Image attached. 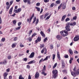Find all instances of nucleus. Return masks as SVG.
Instances as JSON below:
<instances>
[{
  "mask_svg": "<svg viewBox=\"0 0 79 79\" xmlns=\"http://www.w3.org/2000/svg\"><path fill=\"white\" fill-rule=\"evenodd\" d=\"M34 55H35L34 52H32L31 53L30 55L29 56V58H34Z\"/></svg>",
  "mask_w": 79,
  "mask_h": 79,
  "instance_id": "nucleus-8",
  "label": "nucleus"
},
{
  "mask_svg": "<svg viewBox=\"0 0 79 79\" xmlns=\"http://www.w3.org/2000/svg\"><path fill=\"white\" fill-rule=\"evenodd\" d=\"M21 11V9L20 8H19L16 10H15L14 12L16 13H18L20 12Z\"/></svg>",
  "mask_w": 79,
  "mask_h": 79,
  "instance_id": "nucleus-10",
  "label": "nucleus"
},
{
  "mask_svg": "<svg viewBox=\"0 0 79 79\" xmlns=\"http://www.w3.org/2000/svg\"><path fill=\"white\" fill-rule=\"evenodd\" d=\"M28 79H31V75H29L28 76Z\"/></svg>",
  "mask_w": 79,
  "mask_h": 79,
  "instance_id": "nucleus-58",
  "label": "nucleus"
},
{
  "mask_svg": "<svg viewBox=\"0 0 79 79\" xmlns=\"http://www.w3.org/2000/svg\"><path fill=\"white\" fill-rule=\"evenodd\" d=\"M16 45V44H13L12 45V48H14V47H15Z\"/></svg>",
  "mask_w": 79,
  "mask_h": 79,
  "instance_id": "nucleus-30",
  "label": "nucleus"
},
{
  "mask_svg": "<svg viewBox=\"0 0 79 79\" xmlns=\"http://www.w3.org/2000/svg\"><path fill=\"white\" fill-rule=\"evenodd\" d=\"M50 48L51 49H53V45H51L50 46Z\"/></svg>",
  "mask_w": 79,
  "mask_h": 79,
  "instance_id": "nucleus-59",
  "label": "nucleus"
},
{
  "mask_svg": "<svg viewBox=\"0 0 79 79\" xmlns=\"http://www.w3.org/2000/svg\"><path fill=\"white\" fill-rule=\"evenodd\" d=\"M66 3H63L62 4V9H63V10H64V9H66Z\"/></svg>",
  "mask_w": 79,
  "mask_h": 79,
  "instance_id": "nucleus-12",
  "label": "nucleus"
},
{
  "mask_svg": "<svg viewBox=\"0 0 79 79\" xmlns=\"http://www.w3.org/2000/svg\"><path fill=\"white\" fill-rule=\"evenodd\" d=\"M30 68H31V67H30V66H29V65H27V69H30Z\"/></svg>",
  "mask_w": 79,
  "mask_h": 79,
  "instance_id": "nucleus-44",
  "label": "nucleus"
},
{
  "mask_svg": "<svg viewBox=\"0 0 79 79\" xmlns=\"http://www.w3.org/2000/svg\"><path fill=\"white\" fill-rule=\"evenodd\" d=\"M57 56L59 60H61V58L60 57V53L59 52H57Z\"/></svg>",
  "mask_w": 79,
  "mask_h": 79,
  "instance_id": "nucleus-16",
  "label": "nucleus"
},
{
  "mask_svg": "<svg viewBox=\"0 0 79 79\" xmlns=\"http://www.w3.org/2000/svg\"><path fill=\"white\" fill-rule=\"evenodd\" d=\"M23 61H26L27 60V58H24L23 59Z\"/></svg>",
  "mask_w": 79,
  "mask_h": 79,
  "instance_id": "nucleus-55",
  "label": "nucleus"
},
{
  "mask_svg": "<svg viewBox=\"0 0 79 79\" xmlns=\"http://www.w3.org/2000/svg\"><path fill=\"white\" fill-rule=\"evenodd\" d=\"M13 0H11L10 1V5H12V4H13Z\"/></svg>",
  "mask_w": 79,
  "mask_h": 79,
  "instance_id": "nucleus-28",
  "label": "nucleus"
},
{
  "mask_svg": "<svg viewBox=\"0 0 79 79\" xmlns=\"http://www.w3.org/2000/svg\"><path fill=\"white\" fill-rule=\"evenodd\" d=\"M50 58V56H47L43 60V61H45V60H48V58Z\"/></svg>",
  "mask_w": 79,
  "mask_h": 79,
  "instance_id": "nucleus-20",
  "label": "nucleus"
},
{
  "mask_svg": "<svg viewBox=\"0 0 79 79\" xmlns=\"http://www.w3.org/2000/svg\"><path fill=\"white\" fill-rule=\"evenodd\" d=\"M62 68H64V67L65 66V65L64 64V63H62Z\"/></svg>",
  "mask_w": 79,
  "mask_h": 79,
  "instance_id": "nucleus-52",
  "label": "nucleus"
},
{
  "mask_svg": "<svg viewBox=\"0 0 79 79\" xmlns=\"http://www.w3.org/2000/svg\"><path fill=\"white\" fill-rule=\"evenodd\" d=\"M49 15V14L48 13H46L45 15H44V18H46V17H47V16H48V15Z\"/></svg>",
  "mask_w": 79,
  "mask_h": 79,
  "instance_id": "nucleus-26",
  "label": "nucleus"
},
{
  "mask_svg": "<svg viewBox=\"0 0 79 79\" xmlns=\"http://www.w3.org/2000/svg\"><path fill=\"white\" fill-rule=\"evenodd\" d=\"M35 63V60H32L30 61L29 62H28V64H32L33 63Z\"/></svg>",
  "mask_w": 79,
  "mask_h": 79,
  "instance_id": "nucleus-17",
  "label": "nucleus"
},
{
  "mask_svg": "<svg viewBox=\"0 0 79 79\" xmlns=\"http://www.w3.org/2000/svg\"><path fill=\"white\" fill-rule=\"evenodd\" d=\"M56 3H57V4H60V1H57L56 2Z\"/></svg>",
  "mask_w": 79,
  "mask_h": 79,
  "instance_id": "nucleus-45",
  "label": "nucleus"
},
{
  "mask_svg": "<svg viewBox=\"0 0 79 79\" xmlns=\"http://www.w3.org/2000/svg\"><path fill=\"white\" fill-rule=\"evenodd\" d=\"M8 59L10 60V59H11V56H8Z\"/></svg>",
  "mask_w": 79,
  "mask_h": 79,
  "instance_id": "nucleus-63",
  "label": "nucleus"
},
{
  "mask_svg": "<svg viewBox=\"0 0 79 79\" xmlns=\"http://www.w3.org/2000/svg\"><path fill=\"white\" fill-rule=\"evenodd\" d=\"M13 7H12L10 9L9 12V13L10 15H11L12 14V11H13Z\"/></svg>",
  "mask_w": 79,
  "mask_h": 79,
  "instance_id": "nucleus-19",
  "label": "nucleus"
},
{
  "mask_svg": "<svg viewBox=\"0 0 79 79\" xmlns=\"http://www.w3.org/2000/svg\"><path fill=\"white\" fill-rule=\"evenodd\" d=\"M27 2L28 4H29V5H30V4H31V1H30V0H27Z\"/></svg>",
  "mask_w": 79,
  "mask_h": 79,
  "instance_id": "nucleus-42",
  "label": "nucleus"
},
{
  "mask_svg": "<svg viewBox=\"0 0 79 79\" xmlns=\"http://www.w3.org/2000/svg\"><path fill=\"white\" fill-rule=\"evenodd\" d=\"M50 18L49 16H48L47 18L46 19V20H47V19H48L49 18Z\"/></svg>",
  "mask_w": 79,
  "mask_h": 79,
  "instance_id": "nucleus-60",
  "label": "nucleus"
},
{
  "mask_svg": "<svg viewBox=\"0 0 79 79\" xmlns=\"http://www.w3.org/2000/svg\"><path fill=\"white\" fill-rule=\"evenodd\" d=\"M74 53H76V54H77V53H78V52H77L76 51H74Z\"/></svg>",
  "mask_w": 79,
  "mask_h": 79,
  "instance_id": "nucleus-62",
  "label": "nucleus"
},
{
  "mask_svg": "<svg viewBox=\"0 0 79 79\" xmlns=\"http://www.w3.org/2000/svg\"><path fill=\"white\" fill-rule=\"evenodd\" d=\"M44 47V44L41 45L40 46V48H42L43 47Z\"/></svg>",
  "mask_w": 79,
  "mask_h": 79,
  "instance_id": "nucleus-49",
  "label": "nucleus"
},
{
  "mask_svg": "<svg viewBox=\"0 0 79 79\" xmlns=\"http://www.w3.org/2000/svg\"><path fill=\"white\" fill-rule=\"evenodd\" d=\"M40 3L39 2H38V3H37L36 4V5L37 6H40Z\"/></svg>",
  "mask_w": 79,
  "mask_h": 79,
  "instance_id": "nucleus-39",
  "label": "nucleus"
},
{
  "mask_svg": "<svg viewBox=\"0 0 79 79\" xmlns=\"http://www.w3.org/2000/svg\"><path fill=\"white\" fill-rule=\"evenodd\" d=\"M19 46L20 47H24V46L23 45V44H22L21 43H20Z\"/></svg>",
  "mask_w": 79,
  "mask_h": 79,
  "instance_id": "nucleus-32",
  "label": "nucleus"
},
{
  "mask_svg": "<svg viewBox=\"0 0 79 79\" xmlns=\"http://www.w3.org/2000/svg\"><path fill=\"white\" fill-rule=\"evenodd\" d=\"M38 23H39V19H37L36 20V23H35L36 26H37V24H38Z\"/></svg>",
  "mask_w": 79,
  "mask_h": 79,
  "instance_id": "nucleus-31",
  "label": "nucleus"
},
{
  "mask_svg": "<svg viewBox=\"0 0 79 79\" xmlns=\"http://www.w3.org/2000/svg\"><path fill=\"white\" fill-rule=\"evenodd\" d=\"M46 71V66L44 65L43 68V70H42V72H41V74H42L44 76H46L47 73H45Z\"/></svg>",
  "mask_w": 79,
  "mask_h": 79,
  "instance_id": "nucleus-5",
  "label": "nucleus"
},
{
  "mask_svg": "<svg viewBox=\"0 0 79 79\" xmlns=\"http://www.w3.org/2000/svg\"><path fill=\"white\" fill-rule=\"evenodd\" d=\"M72 8L73 10H76V8H75V7H72Z\"/></svg>",
  "mask_w": 79,
  "mask_h": 79,
  "instance_id": "nucleus-54",
  "label": "nucleus"
},
{
  "mask_svg": "<svg viewBox=\"0 0 79 79\" xmlns=\"http://www.w3.org/2000/svg\"><path fill=\"white\" fill-rule=\"evenodd\" d=\"M69 52L71 55H73V51L71 50V49H70Z\"/></svg>",
  "mask_w": 79,
  "mask_h": 79,
  "instance_id": "nucleus-21",
  "label": "nucleus"
},
{
  "mask_svg": "<svg viewBox=\"0 0 79 79\" xmlns=\"http://www.w3.org/2000/svg\"><path fill=\"white\" fill-rule=\"evenodd\" d=\"M36 9H37V10L38 11H40V8L39 7H35Z\"/></svg>",
  "mask_w": 79,
  "mask_h": 79,
  "instance_id": "nucleus-35",
  "label": "nucleus"
},
{
  "mask_svg": "<svg viewBox=\"0 0 79 79\" xmlns=\"http://www.w3.org/2000/svg\"><path fill=\"white\" fill-rule=\"evenodd\" d=\"M69 20H70V19H69V18H68L65 19V21L66 22L67 21H69Z\"/></svg>",
  "mask_w": 79,
  "mask_h": 79,
  "instance_id": "nucleus-46",
  "label": "nucleus"
},
{
  "mask_svg": "<svg viewBox=\"0 0 79 79\" xmlns=\"http://www.w3.org/2000/svg\"><path fill=\"white\" fill-rule=\"evenodd\" d=\"M19 79H24V77L22 76V75H20L19 76Z\"/></svg>",
  "mask_w": 79,
  "mask_h": 79,
  "instance_id": "nucleus-22",
  "label": "nucleus"
},
{
  "mask_svg": "<svg viewBox=\"0 0 79 79\" xmlns=\"http://www.w3.org/2000/svg\"><path fill=\"white\" fill-rule=\"evenodd\" d=\"M40 34L43 37H45V34L43 32L41 31L40 32Z\"/></svg>",
  "mask_w": 79,
  "mask_h": 79,
  "instance_id": "nucleus-23",
  "label": "nucleus"
},
{
  "mask_svg": "<svg viewBox=\"0 0 79 79\" xmlns=\"http://www.w3.org/2000/svg\"><path fill=\"white\" fill-rule=\"evenodd\" d=\"M64 57L65 58H68V55H66L64 56Z\"/></svg>",
  "mask_w": 79,
  "mask_h": 79,
  "instance_id": "nucleus-61",
  "label": "nucleus"
},
{
  "mask_svg": "<svg viewBox=\"0 0 79 79\" xmlns=\"http://www.w3.org/2000/svg\"><path fill=\"white\" fill-rule=\"evenodd\" d=\"M66 17V15H64L63 16H62V19H61V21H63L64 20V19H65V18Z\"/></svg>",
  "mask_w": 79,
  "mask_h": 79,
  "instance_id": "nucleus-18",
  "label": "nucleus"
},
{
  "mask_svg": "<svg viewBox=\"0 0 79 79\" xmlns=\"http://www.w3.org/2000/svg\"><path fill=\"white\" fill-rule=\"evenodd\" d=\"M79 40V36L77 35L74 37L73 39V40L75 42H76V41H78V40Z\"/></svg>",
  "mask_w": 79,
  "mask_h": 79,
  "instance_id": "nucleus-7",
  "label": "nucleus"
},
{
  "mask_svg": "<svg viewBox=\"0 0 79 79\" xmlns=\"http://www.w3.org/2000/svg\"><path fill=\"white\" fill-rule=\"evenodd\" d=\"M13 23L14 24H16V21L15 20L13 21Z\"/></svg>",
  "mask_w": 79,
  "mask_h": 79,
  "instance_id": "nucleus-40",
  "label": "nucleus"
},
{
  "mask_svg": "<svg viewBox=\"0 0 79 79\" xmlns=\"http://www.w3.org/2000/svg\"><path fill=\"white\" fill-rule=\"evenodd\" d=\"M47 40V37H46L44 39V42H46V40Z\"/></svg>",
  "mask_w": 79,
  "mask_h": 79,
  "instance_id": "nucleus-48",
  "label": "nucleus"
},
{
  "mask_svg": "<svg viewBox=\"0 0 79 79\" xmlns=\"http://www.w3.org/2000/svg\"><path fill=\"white\" fill-rule=\"evenodd\" d=\"M77 19V17L76 16H74L73 18V20H76Z\"/></svg>",
  "mask_w": 79,
  "mask_h": 79,
  "instance_id": "nucleus-43",
  "label": "nucleus"
},
{
  "mask_svg": "<svg viewBox=\"0 0 79 79\" xmlns=\"http://www.w3.org/2000/svg\"><path fill=\"white\" fill-rule=\"evenodd\" d=\"M41 40V37H38L37 39L35 40L36 43H37L38 42H40Z\"/></svg>",
  "mask_w": 79,
  "mask_h": 79,
  "instance_id": "nucleus-11",
  "label": "nucleus"
},
{
  "mask_svg": "<svg viewBox=\"0 0 79 79\" xmlns=\"http://www.w3.org/2000/svg\"><path fill=\"white\" fill-rule=\"evenodd\" d=\"M66 26L65 27L66 30L64 31H69L70 29L69 28L70 27V23L69 22H68L66 24Z\"/></svg>",
  "mask_w": 79,
  "mask_h": 79,
  "instance_id": "nucleus-4",
  "label": "nucleus"
},
{
  "mask_svg": "<svg viewBox=\"0 0 79 79\" xmlns=\"http://www.w3.org/2000/svg\"><path fill=\"white\" fill-rule=\"evenodd\" d=\"M44 2L47 3V2H48L49 0H44Z\"/></svg>",
  "mask_w": 79,
  "mask_h": 79,
  "instance_id": "nucleus-53",
  "label": "nucleus"
},
{
  "mask_svg": "<svg viewBox=\"0 0 79 79\" xmlns=\"http://www.w3.org/2000/svg\"><path fill=\"white\" fill-rule=\"evenodd\" d=\"M70 26H75V25H76V23L75 22H73V23H70Z\"/></svg>",
  "mask_w": 79,
  "mask_h": 79,
  "instance_id": "nucleus-15",
  "label": "nucleus"
},
{
  "mask_svg": "<svg viewBox=\"0 0 79 79\" xmlns=\"http://www.w3.org/2000/svg\"><path fill=\"white\" fill-rule=\"evenodd\" d=\"M34 17V14L33 13L32 15V16L30 17L29 19H27V22L28 23H31V20H32V19ZM30 20V21H29Z\"/></svg>",
  "mask_w": 79,
  "mask_h": 79,
  "instance_id": "nucleus-6",
  "label": "nucleus"
},
{
  "mask_svg": "<svg viewBox=\"0 0 79 79\" xmlns=\"http://www.w3.org/2000/svg\"><path fill=\"white\" fill-rule=\"evenodd\" d=\"M39 77V72H36L35 74V78H38Z\"/></svg>",
  "mask_w": 79,
  "mask_h": 79,
  "instance_id": "nucleus-13",
  "label": "nucleus"
},
{
  "mask_svg": "<svg viewBox=\"0 0 79 79\" xmlns=\"http://www.w3.org/2000/svg\"><path fill=\"white\" fill-rule=\"evenodd\" d=\"M56 38L59 40H60L61 39V36L60 35H58L56 36Z\"/></svg>",
  "mask_w": 79,
  "mask_h": 79,
  "instance_id": "nucleus-14",
  "label": "nucleus"
},
{
  "mask_svg": "<svg viewBox=\"0 0 79 79\" xmlns=\"http://www.w3.org/2000/svg\"><path fill=\"white\" fill-rule=\"evenodd\" d=\"M73 69L74 72H72L71 73V74L73 76L75 77L76 76L77 74H79V69H78L77 70V68H76V67H75Z\"/></svg>",
  "mask_w": 79,
  "mask_h": 79,
  "instance_id": "nucleus-1",
  "label": "nucleus"
},
{
  "mask_svg": "<svg viewBox=\"0 0 79 79\" xmlns=\"http://www.w3.org/2000/svg\"><path fill=\"white\" fill-rule=\"evenodd\" d=\"M21 22H19V23H18V26H21Z\"/></svg>",
  "mask_w": 79,
  "mask_h": 79,
  "instance_id": "nucleus-50",
  "label": "nucleus"
},
{
  "mask_svg": "<svg viewBox=\"0 0 79 79\" xmlns=\"http://www.w3.org/2000/svg\"><path fill=\"white\" fill-rule=\"evenodd\" d=\"M8 74L7 72H5L4 73L3 75L4 79H6V77H7V76H8Z\"/></svg>",
  "mask_w": 79,
  "mask_h": 79,
  "instance_id": "nucleus-9",
  "label": "nucleus"
},
{
  "mask_svg": "<svg viewBox=\"0 0 79 79\" xmlns=\"http://www.w3.org/2000/svg\"><path fill=\"white\" fill-rule=\"evenodd\" d=\"M4 64H6L7 63V60H4L3 61Z\"/></svg>",
  "mask_w": 79,
  "mask_h": 79,
  "instance_id": "nucleus-24",
  "label": "nucleus"
},
{
  "mask_svg": "<svg viewBox=\"0 0 79 79\" xmlns=\"http://www.w3.org/2000/svg\"><path fill=\"white\" fill-rule=\"evenodd\" d=\"M10 6H11L10 5H9V6H7V9H9V8H10Z\"/></svg>",
  "mask_w": 79,
  "mask_h": 79,
  "instance_id": "nucleus-57",
  "label": "nucleus"
},
{
  "mask_svg": "<svg viewBox=\"0 0 79 79\" xmlns=\"http://www.w3.org/2000/svg\"><path fill=\"white\" fill-rule=\"evenodd\" d=\"M55 55L53 54L52 56V60H55Z\"/></svg>",
  "mask_w": 79,
  "mask_h": 79,
  "instance_id": "nucleus-36",
  "label": "nucleus"
},
{
  "mask_svg": "<svg viewBox=\"0 0 79 79\" xmlns=\"http://www.w3.org/2000/svg\"><path fill=\"white\" fill-rule=\"evenodd\" d=\"M43 60H44L43 59H41L39 61V63L40 64V63H41V62H42V61H43Z\"/></svg>",
  "mask_w": 79,
  "mask_h": 79,
  "instance_id": "nucleus-51",
  "label": "nucleus"
},
{
  "mask_svg": "<svg viewBox=\"0 0 79 79\" xmlns=\"http://www.w3.org/2000/svg\"><path fill=\"white\" fill-rule=\"evenodd\" d=\"M56 66H57V63H56L53 67V69H54V68H56Z\"/></svg>",
  "mask_w": 79,
  "mask_h": 79,
  "instance_id": "nucleus-25",
  "label": "nucleus"
},
{
  "mask_svg": "<svg viewBox=\"0 0 79 79\" xmlns=\"http://www.w3.org/2000/svg\"><path fill=\"white\" fill-rule=\"evenodd\" d=\"M60 32L61 36L63 37H65L66 35H68V32L66 30L61 31Z\"/></svg>",
  "mask_w": 79,
  "mask_h": 79,
  "instance_id": "nucleus-3",
  "label": "nucleus"
},
{
  "mask_svg": "<svg viewBox=\"0 0 79 79\" xmlns=\"http://www.w3.org/2000/svg\"><path fill=\"white\" fill-rule=\"evenodd\" d=\"M36 21V17H35L34 18V19L33 20V24H34L35 22V21Z\"/></svg>",
  "mask_w": 79,
  "mask_h": 79,
  "instance_id": "nucleus-38",
  "label": "nucleus"
},
{
  "mask_svg": "<svg viewBox=\"0 0 79 79\" xmlns=\"http://www.w3.org/2000/svg\"><path fill=\"white\" fill-rule=\"evenodd\" d=\"M5 38H2L1 40V41L2 42H5Z\"/></svg>",
  "mask_w": 79,
  "mask_h": 79,
  "instance_id": "nucleus-37",
  "label": "nucleus"
},
{
  "mask_svg": "<svg viewBox=\"0 0 79 79\" xmlns=\"http://www.w3.org/2000/svg\"><path fill=\"white\" fill-rule=\"evenodd\" d=\"M17 39H18V38L17 37H15L14 39V41H16V40H17Z\"/></svg>",
  "mask_w": 79,
  "mask_h": 79,
  "instance_id": "nucleus-47",
  "label": "nucleus"
},
{
  "mask_svg": "<svg viewBox=\"0 0 79 79\" xmlns=\"http://www.w3.org/2000/svg\"><path fill=\"white\" fill-rule=\"evenodd\" d=\"M54 5V3H52L50 5V7H53Z\"/></svg>",
  "mask_w": 79,
  "mask_h": 79,
  "instance_id": "nucleus-41",
  "label": "nucleus"
},
{
  "mask_svg": "<svg viewBox=\"0 0 79 79\" xmlns=\"http://www.w3.org/2000/svg\"><path fill=\"white\" fill-rule=\"evenodd\" d=\"M44 50H45V48H43L41 51V53H44Z\"/></svg>",
  "mask_w": 79,
  "mask_h": 79,
  "instance_id": "nucleus-34",
  "label": "nucleus"
},
{
  "mask_svg": "<svg viewBox=\"0 0 79 79\" xmlns=\"http://www.w3.org/2000/svg\"><path fill=\"white\" fill-rule=\"evenodd\" d=\"M62 5V4H61L60 5V6H58V10H60V8H61Z\"/></svg>",
  "mask_w": 79,
  "mask_h": 79,
  "instance_id": "nucleus-33",
  "label": "nucleus"
},
{
  "mask_svg": "<svg viewBox=\"0 0 79 79\" xmlns=\"http://www.w3.org/2000/svg\"><path fill=\"white\" fill-rule=\"evenodd\" d=\"M27 40H28L29 42H31L32 41V38L31 37H29L27 39Z\"/></svg>",
  "mask_w": 79,
  "mask_h": 79,
  "instance_id": "nucleus-29",
  "label": "nucleus"
},
{
  "mask_svg": "<svg viewBox=\"0 0 79 79\" xmlns=\"http://www.w3.org/2000/svg\"><path fill=\"white\" fill-rule=\"evenodd\" d=\"M53 77L54 78H56L58 76V71L55 70L52 71Z\"/></svg>",
  "mask_w": 79,
  "mask_h": 79,
  "instance_id": "nucleus-2",
  "label": "nucleus"
},
{
  "mask_svg": "<svg viewBox=\"0 0 79 79\" xmlns=\"http://www.w3.org/2000/svg\"><path fill=\"white\" fill-rule=\"evenodd\" d=\"M44 17V15H42L40 16V18L41 19H43V17Z\"/></svg>",
  "mask_w": 79,
  "mask_h": 79,
  "instance_id": "nucleus-56",
  "label": "nucleus"
},
{
  "mask_svg": "<svg viewBox=\"0 0 79 79\" xmlns=\"http://www.w3.org/2000/svg\"><path fill=\"white\" fill-rule=\"evenodd\" d=\"M21 29V27H19L17 28H15V31H17V30H19Z\"/></svg>",
  "mask_w": 79,
  "mask_h": 79,
  "instance_id": "nucleus-27",
  "label": "nucleus"
},
{
  "mask_svg": "<svg viewBox=\"0 0 79 79\" xmlns=\"http://www.w3.org/2000/svg\"><path fill=\"white\" fill-rule=\"evenodd\" d=\"M9 79H12V77H11V76H9Z\"/></svg>",
  "mask_w": 79,
  "mask_h": 79,
  "instance_id": "nucleus-64",
  "label": "nucleus"
}]
</instances>
